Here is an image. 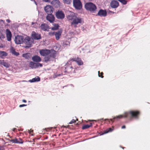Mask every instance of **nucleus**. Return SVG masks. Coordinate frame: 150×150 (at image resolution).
Wrapping results in <instances>:
<instances>
[{
    "label": "nucleus",
    "mask_w": 150,
    "mask_h": 150,
    "mask_svg": "<svg viewBox=\"0 0 150 150\" xmlns=\"http://www.w3.org/2000/svg\"><path fill=\"white\" fill-rule=\"evenodd\" d=\"M140 113V112L139 110H130L125 112L122 115L117 116L114 117L113 119H111L110 120L112 122H113L114 120L120 119L123 117L129 118L130 119L134 118L137 119L139 117Z\"/></svg>",
    "instance_id": "obj_1"
},
{
    "label": "nucleus",
    "mask_w": 150,
    "mask_h": 150,
    "mask_svg": "<svg viewBox=\"0 0 150 150\" xmlns=\"http://www.w3.org/2000/svg\"><path fill=\"white\" fill-rule=\"evenodd\" d=\"M67 18L69 21H72L71 25L74 28L77 27V25L81 24L83 22V19L79 16L77 14L73 12L71 13L68 15Z\"/></svg>",
    "instance_id": "obj_2"
},
{
    "label": "nucleus",
    "mask_w": 150,
    "mask_h": 150,
    "mask_svg": "<svg viewBox=\"0 0 150 150\" xmlns=\"http://www.w3.org/2000/svg\"><path fill=\"white\" fill-rule=\"evenodd\" d=\"M40 53L41 56H45L44 59L46 62L50 61L51 57L55 58L56 57L55 51L54 50H41Z\"/></svg>",
    "instance_id": "obj_3"
},
{
    "label": "nucleus",
    "mask_w": 150,
    "mask_h": 150,
    "mask_svg": "<svg viewBox=\"0 0 150 150\" xmlns=\"http://www.w3.org/2000/svg\"><path fill=\"white\" fill-rule=\"evenodd\" d=\"M85 8L87 11L92 13H94L97 9L96 5L91 2L86 3L85 5Z\"/></svg>",
    "instance_id": "obj_4"
},
{
    "label": "nucleus",
    "mask_w": 150,
    "mask_h": 150,
    "mask_svg": "<svg viewBox=\"0 0 150 150\" xmlns=\"http://www.w3.org/2000/svg\"><path fill=\"white\" fill-rule=\"evenodd\" d=\"M73 4L76 9L80 10L82 8V4L80 0H73Z\"/></svg>",
    "instance_id": "obj_5"
},
{
    "label": "nucleus",
    "mask_w": 150,
    "mask_h": 150,
    "mask_svg": "<svg viewBox=\"0 0 150 150\" xmlns=\"http://www.w3.org/2000/svg\"><path fill=\"white\" fill-rule=\"evenodd\" d=\"M23 36L18 35L16 36L14 41L16 44H20L23 42Z\"/></svg>",
    "instance_id": "obj_6"
},
{
    "label": "nucleus",
    "mask_w": 150,
    "mask_h": 150,
    "mask_svg": "<svg viewBox=\"0 0 150 150\" xmlns=\"http://www.w3.org/2000/svg\"><path fill=\"white\" fill-rule=\"evenodd\" d=\"M56 16L58 19H62L65 17V15L62 11H58L56 13Z\"/></svg>",
    "instance_id": "obj_7"
},
{
    "label": "nucleus",
    "mask_w": 150,
    "mask_h": 150,
    "mask_svg": "<svg viewBox=\"0 0 150 150\" xmlns=\"http://www.w3.org/2000/svg\"><path fill=\"white\" fill-rule=\"evenodd\" d=\"M29 64L30 67L32 69H35L39 67H42V65L40 63H35L33 62H30Z\"/></svg>",
    "instance_id": "obj_8"
},
{
    "label": "nucleus",
    "mask_w": 150,
    "mask_h": 150,
    "mask_svg": "<svg viewBox=\"0 0 150 150\" xmlns=\"http://www.w3.org/2000/svg\"><path fill=\"white\" fill-rule=\"evenodd\" d=\"M44 9L48 15L52 14L53 12V8L51 6L49 5L46 6L45 7Z\"/></svg>",
    "instance_id": "obj_9"
},
{
    "label": "nucleus",
    "mask_w": 150,
    "mask_h": 150,
    "mask_svg": "<svg viewBox=\"0 0 150 150\" xmlns=\"http://www.w3.org/2000/svg\"><path fill=\"white\" fill-rule=\"evenodd\" d=\"M23 42L27 45V47L31 46L32 42L30 41V38L29 37H26L24 40H23Z\"/></svg>",
    "instance_id": "obj_10"
},
{
    "label": "nucleus",
    "mask_w": 150,
    "mask_h": 150,
    "mask_svg": "<svg viewBox=\"0 0 150 150\" xmlns=\"http://www.w3.org/2000/svg\"><path fill=\"white\" fill-rule=\"evenodd\" d=\"M65 71L69 73H71L73 69V68L71 64L67 63L65 65Z\"/></svg>",
    "instance_id": "obj_11"
},
{
    "label": "nucleus",
    "mask_w": 150,
    "mask_h": 150,
    "mask_svg": "<svg viewBox=\"0 0 150 150\" xmlns=\"http://www.w3.org/2000/svg\"><path fill=\"white\" fill-rule=\"evenodd\" d=\"M110 5L111 8H116L119 6V3L117 1L113 0L111 1Z\"/></svg>",
    "instance_id": "obj_12"
},
{
    "label": "nucleus",
    "mask_w": 150,
    "mask_h": 150,
    "mask_svg": "<svg viewBox=\"0 0 150 150\" xmlns=\"http://www.w3.org/2000/svg\"><path fill=\"white\" fill-rule=\"evenodd\" d=\"M97 15L100 17H105L107 16V12L105 10L100 9L98 12Z\"/></svg>",
    "instance_id": "obj_13"
},
{
    "label": "nucleus",
    "mask_w": 150,
    "mask_h": 150,
    "mask_svg": "<svg viewBox=\"0 0 150 150\" xmlns=\"http://www.w3.org/2000/svg\"><path fill=\"white\" fill-rule=\"evenodd\" d=\"M32 36L33 38L36 40H39L41 38L40 35L36 33L34 31L32 32Z\"/></svg>",
    "instance_id": "obj_14"
},
{
    "label": "nucleus",
    "mask_w": 150,
    "mask_h": 150,
    "mask_svg": "<svg viewBox=\"0 0 150 150\" xmlns=\"http://www.w3.org/2000/svg\"><path fill=\"white\" fill-rule=\"evenodd\" d=\"M47 20L50 23H53L55 20V17L52 14L48 15L46 17Z\"/></svg>",
    "instance_id": "obj_15"
},
{
    "label": "nucleus",
    "mask_w": 150,
    "mask_h": 150,
    "mask_svg": "<svg viewBox=\"0 0 150 150\" xmlns=\"http://www.w3.org/2000/svg\"><path fill=\"white\" fill-rule=\"evenodd\" d=\"M6 36L7 40L8 41H11L12 34L10 31L8 29L6 30Z\"/></svg>",
    "instance_id": "obj_16"
},
{
    "label": "nucleus",
    "mask_w": 150,
    "mask_h": 150,
    "mask_svg": "<svg viewBox=\"0 0 150 150\" xmlns=\"http://www.w3.org/2000/svg\"><path fill=\"white\" fill-rule=\"evenodd\" d=\"M32 59L34 62H40L41 61V59L40 57L36 55L32 57Z\"/></svg>",
    "instance_id": "obj_17"
},
{
    "label": "nucleus",
    "mask_w": 150,
    "mask_h": 150,
    "mask_svg": "<svg viewBox=\"0 0 150 150\" xmlns=\"http://www.w3.org/2000/svg\"><path fill=\"white\" fill-rule=\"evenodd\" d=\"M10 52L12 54L16 56H18L19 55V53L15 51L14 48L13 47H11L10 49Z\"/></svg>",
    "instance_id": "obj_18"
},
{
    "label": "nucleus",
    "mask_w": 150,
    "mask_h": 150,
    "mask_svg": "<svg viewBox=\"0 0 150 150\" xmlns=\"http://www.w3.org/2000/svg\"><path fill=\"white\" fill-rule=\"evenodd\" d=\"M0 64L7 68H8L10 66V64L8 63L5 62L4 60H0Z\"/></svg>",
    "instance_id": "obj_19"
},
{
    "label": "nucleus",
    "mask_w": 150,
    "mask_h": 150,
    "mask_svg": "<svg viewBox=\"0 0 150 150\" xmlns=\"http://www.w3.org/2000/svg\"><path fill=\"white\" fill-rule=\"evenodd\" d=\"M62 33L61 31H58V32H55L54 35H55L56 40H58L59 39Z\"/></svg>",
    "instance_id": "obj_20"
},
{
    "label": "nucleus",
    "mask_w": 150,
    "mask_h": 150,
    "mask_svg": "<svg viewBox=\"0 0 150 150\" xmlns=\"http://www.w3.org/2000/svg\"><path fill=\"white\" fill-rule=\"evenodd\" d=\"M40 27L41 29L44 31L46 30L48 28V26L45 23L42 24Z\"/></svg>",
    "instance_id": "obj_21"
},
{
    "label": "nucleus",
    "mask_w": 150,
    "mask_h": 150,
    "mask_svg": "<svg viewBox=\"0 0 150 150\" xmlns=\"http://www.w3.org/2000/svg\"><path fill=\"white\" fill-rule=\"evenodd\" d=\"M8 55V54L6 52L3 51H0V57L4 58V57H5Z\"/></svg>",
    "instance_id": "obj_22"
},
{
    "label": "nucleus",
    "mask_w": 150,
    "mask_h": 150,
    "mask_svg": "<svg viewBox=\"0 0 150 150\" xmlns=\"http://www.w3.org/2000/svg\"><path fill=\"white\" fill-rule=\"evenodd\" d=\"M40 78L38 76H37L35 78L31 80H29V81L30 82H34L36 81H40Z\"/></svg>",
    "instance_id": "obj_23"
},
{
    "label": "nucleus",
    "mask_w": 150,
    "mask_h": 150,
    "mask_svg": "<svg viewBox=\"0 0 150 150\" xmlns=\"http://www.w3.org/2000/svg\"><path fill=\"white\" fill-rule=\"evenodd\" d=\"M76 62L79 65H81L83 64V62L81 60V59L79 57H77Z\"/></svg>",
    "instance_id": "obj_24"
},
{
    "label": "nucleus",
    "mask_w": 150,
    "mask_h": 150,
    "mask_svg": "<svg viewBox=\"0 0 150 150\" xmlns=\"http://www.w3.org/2000/svg\"><path fill=\"white\" fill-rule=\"evenodd\" d=\"M92 126V123H90L89 125H83L82 127V129H88L90 127Z\"/></svg>",
    "instance_id": "obj_25"
},
{
    "label": "nucleus",
    "mask_w": 150,
    "mask_h": 150,
    "mask_svg": "<svg viewBox=\"0 0 150 150\" xmlns=\"http://www.w3.org/2000/svg\"><path fill=\"white\" fill-rule=\"evenodd\" d=\"M30 54L29 53H26V54H23L22 56L26 59H28L30 57Z\"/></svg>",
    "instance_id": "obj_26"
},
{
    "label": "nucleus",
    "mask_w": 150,
    "mask_h": 150,
    "mask_svg": "<svg viewBox=\"0 0 150 150\" xmlns=\"http://www.w3.org/2000/svg\"><path fill=\"white\" fill-rule=\"evenodd\" d=\"M59 25L58 24H54V26L51 28V29L52 30H56L58 29Z\"/></svg>",
    "instance_id": "obj_27"
},
{
    "label": "nucleus",
    "mask_w": 150,
    "mask_h": 150,
    "mask_svg": "<svg viewBox=\"0 0 150 150\" xmlns=\"http://www.w3.org/2000/svg\"><path fill=\"white\" fill-rule=\"evenodd\" d=\"M52 3L54 5L57 4L59 5L60 1L58 0H54L52 1Z\"/></svg>",
    "instance_id": "obj_28"
},
{
    "label": "nucleus",
    "mask_w": 150,
    "mask_h": 150,
    "mask_svg": "<svg viewBox=\"0 0 150 150\" xmlns=\"http://www.w3.org/2000/svg\"><path fill=\"white\" fill-rule=\"evenodd\" d=\"M10 141L13 143L18 144V139L16 138H15L14 139H11L10 140Z\"/></svg>",
    "instance_id": "obj_29"
},
{
    "label": "nucleus",
    "mask_w": 150,
    "mask_h": 150,
    "mask_svg": "<svg viewBox=\"0 0 150 150\" xmlns=\"http://www.w3.org/2000/svg\"><path fill=\"white\" fill-rule=\"evenodd\" d=\"M64 2L67 4H69L71 2V0H63Z\"/></svg>",
    "instance_id": "obj_30"
},
{
    "label": "nucleus",
    "mask_w": 150,
    "mask_h": 150,
    "mask_svg": "<svg viewBox=\"0 0 150 150\" xmlns=\"http://www.w3.org/2000/svg\"><path fill=\"white\" fill-rule=\"evenodd\" d=\"M123 4L125 5L127 4V1L126 0H118Z\"/></svg>",
    "instance_id": "obj_31"
},
{
    "label": "nucleus",
    "mask_w": 150,
    "mask_h": 150,
    "mask_svg": "<svg viewBox=\"0 0 150 150\" xmlns=\"http://www.w3.org/2000/svg\"><path fill=\"white\" fill-rule=\"evenodd\" d=\"M112 129L111 128H109L108 129V130H106L104 131V133L103 134H103L107 133L109 132H111L112 131Z\"/></svg>",
    "instance_id": "obj_32"
},
{
    "label": "nucleus",
    "mask_w": 150,
    "mask_h": 150,
    "mask_svg": "<svg viewBox=\"0 0 150 150\" xmlns=\"http://www.w3.org/2000/svg\"><path fill=\"white\" fill-rule=\"evenodd\" d=\"M103 72H101L100 73L99 71H98V75L99 77H101L102 78H103L104 77L103 76Z\"/></svg>",
    "instance_id": "obj_33"
},
{
    "label": "nucleus",
    "mask_w": 150,
    "mask_h": 150,
    "mask_svg": "<svg viewBox=\"0 0 150 150\" xmlns=\"http://www.w3.org/2000/svg\"><path fill=\"white\" fill-rule=\"evenodd\" d=\"M18 144H23V141L21 139L19 138L18 139Z\"/></svg>",
    "instance_id": "obj_34"
},
{
    "label": "nucleus",
    "mask_w": 150,
    "mask_h": 150,
    "mask_svg": "<svg viewBox=\"0 0 150 150\" xmlns=\"http://www.w3.org/2000/svg\"><path fill=\"white\" fill-rule=\"evenodd\" d=\"M76 59H77V58H76V57L71 58L70 59V60L69 61V62H70V61H75V62H76Z\"/></svg>",
    "instance_id": "obj_35"
},
{
    "label": "nucleus",
    "mask_w": 150,
    "mask_h": 150,
    "mask_svg": "<svg viewBox=\"0 0 150 150\" xmlns=\"http://www.w3.org/2000/svg\"><path fill=\"white\" fill-rule=\"evenodd\" d=\"M76 122V120L74 119H72L69 123V124H71Z\"/></svg>",
    "instance_id": "obj_36"
},
{
    "label": "nucleus",
    "mask_w": 150,
    "mask_h": 150,
    "mask_svg": "<svg viewBox=\"0 0 150 150\" xmlns=\"http://www.w3.org/2000/svg\"><path fill=\"white\" fill-rule=\"evenodd\" d=\"M55 32H50L48 34L50 36H52L54 35Z\"/></svg>",
    "instance_id": "obj_37"
},
{
    "label": "nucleus",
    "mask_w": 150,
    "mask_h": 150,
    "mask_svg": "<svg viewBox=\"0 0 150 150\" xmlns=\"http://www.w3.org/2000/svg\"><path fill=\"white\" fill-rule=\"evenodd\" d=\"M36 24H37V23L32 22V27H35V25Z\"/></svg>",
    "instance_id": "obj_38"
},
{
    "label": "nucleus",
    "mask_w": 150,
    "mask_h": 150,
    "mask_svg": "<svg viewBox=\"0 0 150 150\" xmlns=\"http://www.w3.org/2000/svg\"><path fill=\"white\" fill-rule=\"evenodd\" d=\"M33 130L30 129V130H28V132L32 135H33L32 133H33Z\"/></svg>",
    "instance_id": "obj_39"
},
{
    "label": "nucleus",
    "mask_w": 150,
    "mask_h": 150,
    "mask_svg": "<svg viewBox=\"0 0 150 150\" xmlns=\"http://www.w3.org/2000/svg\"><path fill=\"white\" fill-rule=\"evenodd\" d=\"M42 1L45 2H49L50 1V0H42Z\"/></svg>",
    "instance_id": "obj_40"
},
{
    "label": "nucleus",
    "mask_w": 150,
    "mask_h": 150,
    "mask_svg": "<svg viewBox=\"0 0 150 150\" xmlns=\"http://www.w3.org/2000/svg\"><path fill=\"white\" fill-rule=\"evenodd\" d=\"M26 105H27L22 104V105H20L19 107H23L26 106Z\"/></svg>",
    "instance_id": "obj_41"
},
{
    "label": "nucleus",
    "mask_w": 150,
    "mask_h": 150,
    "mask_svg": "<svg viewBox=\"0 0 150 150\" xmlns=\"http://www.w3.org/2000/svg\"><path fill=\"white\" fill-rule=\"evenodd\" d=\"M6 21L8 23H9L10 22V20L7 19L6 20Z\"/></svg>",
    "instance_id": "obj_42"
},
{
    "label": "nucleus",
    "mask_w": 150,
    "mask_h": 150,
    "mask_svg": "<svg viewBox=\"0 0 150 150\" xmlns=\"http://www.w3.org/2000/svg\"><path fill=\"white\" fill-rule=\"evenodd\" d=\"M125 125H123V126L122 127V129H124L125 128Z\"/></svg>",
    "instance_id": "obj_43"
},
{
    "label": "nucleus",
    "mask_w": 150,
    "mask_h": 150,
    "mask_svg": "<svg viewBox=\"0 0 150 150\" xmlns=\"http://www.w3.org/2000/svg\"><path fill=\"white\" fill-rule=\"evenodd\" d=\"M22 101L24 103H26V101L25 100H23Z\"/></svg>",
    "instance_id": "obj_44"
},
{
    "label": "nucleus",
    "mask_w": 150,
    "mask_h": 150,
    "mask_svg": "<svg viewBox=\"0 0 150 150\" xmlns=\"http://www.w3.org/2000/svg\"><path fill=\"white\" fill-rule=\"evenodd\" d=\"M88 121H90V122H91V121H96V120H88Z\"/></svg>",
    "instance_id": "obj_45"
},
{
    "label": "nucleus",
    "mask_w": 150,
    "mask_h": 150,
    "mask_svg": "<svg viewBox=\"0 0 150 150\" xmlns=\"http://www.w3.org/2000/svg\"><path fill=\"white\" fill-rule=\"evenodd\" d=\"M15 129H16V128H14L13 129V131L14 132H15Z\"/></svg>",
    "instance_id": "obj_46"
},
{
    "label": "nucleus",
    "mask_w": 150,
    "mask_h": 150,
    "mask_svg": "<svg viewBox=\"0 0 150 150\" xmlns=\"http://www.w3.org/2000/svg\"><path fill=\"white\" fill-rule=\"evenodd\" d=\"M50 129H46V131H48V130H49Z\"/></svg>",
    "instance_id": "obj_47"
},
{
    "label": "nucleus",
    "mask_w": 150,
    "mask_h": 150,
    "mask_svg": "<svg viewBox=\"0 0 150 150\" xmlns=\"http://www.w3.org/2000/svg\"><path fill=\"white\" fill-rule=\"evenodd\" d=\"M110 12H111V13H114V12H113V11H110Z\"/></svg>",
    "instance_id": "obj_48"
},
{
    "label": "nucleus",
    "mask_w": 150,
    "mask_h": 150,
    "mask_svg": "<svg viewBox=\"0 0 150 150\" xmlns=\"http://www.w3.org/2000/svg\"><path fill=\"white\" fill-rule=\"evenodd\" d=\"M108 120V119H105V121H106V120Z\"/></svg>",
    "instance_id": "obj_49"
},
{
    "label": "nucleus",
    "mask_w": 150,
    "mask_h": 150,
    "mask_svg": "<svg viewBox=\"0 0 150 150\" xmlns=\"http://www.w3.org/2000/svg\"><path fill=\"white\" fill-rule=\"evenodd\" d=\"M76 121H78V119H76Z\"/></svg>",
    "instance_id": "obj_50"
},
{
    "label": "nucleus",
    "mask_w": 150,
    "mask_h": 150,
    "mask_svg": "<svg viewBox=\"0 0 150 150\" xmlns=\"http://www.w3.org/2000/svg\"><path fill=\"white\" fill-rule=\"evenodd\" d=\"M60 76V75H58V76Z\"/></svg>",
    "instance_id": "obj_51"
}]
</instances>
